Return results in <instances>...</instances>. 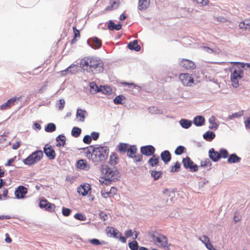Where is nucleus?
<instances>
[{
	"instance_id": "13d9d810",
	"label": "nucleus",
	"mask_w": 250,
	"mask_h": 250,
	"mask_svg": "<svg viewBox=\"0 0 250 250\" xmlns=\"http://www.w3.org/2000/svg\"><path fill=\"white\" fill-rule=\"evenodd\" d=\"M71 209L68 208L63 207L62 208V213L65 216H68L70 215Z\"/></svg>"
},
{
	"instance_id": "a19ab883",
	"label": "nucleus",
	"mask_w": 250,
	"mask_h": 250,
	"mask_svg": "<svg viewBox=\"0 0 250 250\" xmlns=\"http://www.w3.org/2000/svg\"><path fill=\"white\" fill-rule=\"evenodd\" d=\"M212 163L210 160L208 158L206 159L203 161H201L200 162V167H211Z\"/></svg>"
},
{
	"instance_id": "4be33fe9",
	"label": "nucleus",
	"mask_w": 250,
	"mask_h": 250,
	"mask_svg": "<svg viewBox=\"0 0 250 250\" xmlns=\"http://www.w3.org/2000/svg\"><path fill=\"white\" fill-rule=\"evenodd\" d=\"M89 86L90 87V91L91 93L95 94L100 92L101 87L99 88L95 82H92L90 83Z\"/></svg>"
},
{
	"instance_id": "bf43d9fd",
	"label": "nucleus",
	"mask_w": 250,
	"mask_h": 250,
	"mask_svg": "<svg viewBox=\"0 0 250 250\" xmlns=\"http://www.w3.org/2000/svg\"><path fill=\"white\" fill-rule=\"evenodd\" d=\"M92 141V138L89 135H85L83 138V142L86 144H89Z\"/></svg>"
},
{
	"instance_id": "b1692460",
	"label": "nucleus",
	"mask_w": 250,
	"mask_h": 250,
	"mask_svg": "<svg viewBox=\"0 0 250 250\" xmlns=\"http://www.w3.org/2000/svg\"><path fill=\"white\" fill-rule=\"evenodd\" d=\"M120 4V0H117L112 2L111 5L107 6L105 8V11H112L114 9H117Z\"/></svg>"
},
{
	"instance_id": "aec40b11",
	"label": "nucleus",
	"mask_w": 250,
	"mask_h": 250,
	"mask_svg": "<svg viewBox=\"0 0 250 250\" xmlns=\"http://www.w3.org/2000/svg\"><path fill=\"white\" fill-rule=\"evenodd\" d=\"M56 146L58 147L64 146L65 145L66 139L63 135H60L56 138Z\"/></svg>"
},
{
	"instance_id": "412c9836",
	"label": "nucleus",
	"mask_w": 250,
	"mask_h": 250,
	"mask_svg": "<svg viewBox=\"0 0 250 250\" xmlns=\"http://www.w3.org/2000/svg\"><path fill=\"white\" fill-rule=\"evenodd\" d=\"M128 47L130 50H134L136 51H139L141 50V46L138 44L137 40L130 42L128 44Z\"/></svg>"
},
{
	"instance_id": "5fc2aeb1",
	"label": "nucleus",
	"mask_w": 250,
	"mask_h": 250,
	"mask_svg": "<svg viewBox=\"0 0 250 250\" xmlns=\"http://www.w3.org/2000/svg\"><path fill=\"white\" fill-rule=\"evenodd\" d=\"M57 104L59 109L62 110L64 107L65 101L63 99H60Z\"/></svg>"
},
{
	"instance_id": "8fccbe9b",
	"label": "nucleus",
	"mask_w": 250,
	"mask_h": 250,
	"mask_svg": "<svg viewBox=\"0 0 250 250\" xmlns=\"http://www.w3.org/2000/svg\"><path fill=\"white\" fill-rule=\"evenodd\" d=\"M183 67L188 70H191L196 68L195 63H184Z\"/></svg>"
},
{
	"instance_id": "c9c22d12",
	"label": "nucleus",
	"mask_w": 250,
	"mask_h": 250,
	"mask_svg": "<svg viewBox=\"0 0 250 250\" xmlns=\"http://www.w3.org/2000/svg\"><path fill=\"white\" fill-rule=\"evenodd\" d=\"M204 138L207 141H211L215 137V134L211 131H208L205 134H204Z\"/></svg>"
},
{
	"instance_id": "6e6d98bb",
	"label": "nucleus",
	"mask_w": 250,
	"mask_h": 250,
	"mask_svg": "<svg viewBox=\"0 0 250 250\" xmlns=\"http://www.w3.org/2000/svg\"><path fill=\"white\" fill-rule=\"evenodd\" d=\"M199 239L201 240L205 245L206 246H207V244L210 242L209 238L206 235H204L203 236V239L199 238Z\"/></svg>"
},
{
	"instance_id": "cd10ccee",
	"label": "nucleus",
	"mask_w": 250,
	"mask_h": 250,
	"mask_svg": "<svg viewBox=\"0 0 250 250\" xmlns=\"http://www.w3.org/2000/svg\"><path fill=\"white\" fill-rule=\"evenodd\" d=\"M137 150V149L135 146H130L126 151L127 156L130 158H132L136 154Z\"/></svg>"
},
{
	"instance_id": "37998d69",
	"label": "nucleus",
	"mask_w": 250,
	"mask_h": 250,
	"mask_svg": "<svg viewBox=\"0 0 250 250\" xmlns=\"http://www.w3.org/2000/svg\"><path fill=\"white\" fill-rule=\"evenodd\" d=\"M209 122L210 124L209 128L212 129L217 127L218 125L215 123V119L214 117L212 116L209 119Z\"/></svg>"
},
{
	"instance_id": "338daca9",
	"label": "nucleus",
	"mask_w": 250,
	"mask_h": 250,
	"mask_svg": "<svg viewBox=\"0 0 250 250\" xmlns=\"http://www.w3.org/2000/svg\"><path fill=\"white\" fill-rule=\"evenodd\" d=\"M99 216L101 219H103L104 221H105L108 219V215L104 212H101Z\"/></svg>"
},
{
	"instance_id": "09e8293b",
	"label": "nucleus",
	"mask_w": 250,
	"mask_h": 250,
	"mask_svg": "<svg viewBox=\"0 0 250 250\" xmlns=\"http://www.w3.org/2000/svg\"><path fill=\"white\" fill-rule=\"evenodd\" d=\"M180 164L179 162H177L174 165V166L171 167L170 171L172 172L178 171L180 170Z\"/></svg>"
},
{
	"instance_id": "052dcab7",
	"label": "nucleus",
	"mask_w": 250,
	"mask_h": 250,
	"mask_svg": "<svg viewBox=\"0 0 250 250\" xmlns=\"http://www.w3.org/2000/svg\"><path fill=\"white\" fill-rule=\"evenodd\" d=\"M74 217L80 221H84L85 220V217H84L82 214L81 213H76L74 215Z\"/></svg>"
},
{
	"instance_id": "0eeeda50",
	"label": "nucleus",
	"mask_w": 250,
	"mask_h": 250,
	"mask_svg": "<svg viewBox=\"0 0 250 250\" xmlns=\"http://www.w3.org/2000/svg\"><path fill=\"white\" fill-rule=\"evenodd\" d=\"M105 232L106 234L110 237L116 238H119L120 240L123 243H126V238L124 236H122V233L112 227H107L105 229Z\"/></svg>"
},
{
	"instance_id": "bb28decb",
	"label": "nucleus",
	"mask_w": 250,
	"mask_h": 250,
	"mask_svg": "<svg viewBox=\"0 0 250 250\" xmlns=\"http://www.w3.org/2000/svg\"><path fill=\"white\" fill-rule=\"evenodd\" d=\"M108 28L110 30H119L121 29L122 25L120 24H115L113 21H110L108 23Z\"/></svg>"
},
{
	"instance_id": "4468645a",
	"label": "nucleus",
	"mask_w": 250,
	"mask_h": 250,
	"mask_svg": "<svg viewBox=\"0 0 250 250\" xmlns=\"http://www.w3.org/2000/svg\"><path fill=\"white\" fill-rule=\"evenodd\" d=\"M17 99L16 97H13L9 99L5 103L0 105V109L3 110L9 108L11 106L14 105L15 104Z\"/></svg>"
},
{
	"instance_id": "f03ea898",
	"label": "nucleus",
	"mask_w": 250,
	"mask_h": 250,
	"mask_svg": "<svg viewBox=\"0 0 250 250\" xmlns=\"http://www.w3.org/2000/svg\"><path fill=\"white\" fill-rule=\"evenodd\" d=\"M102 177L100 182L102 184L108 185L112 181L118 180L120 174L116 167H109L107 165L103 166L101 168Z\"/></svg>"
},
{
	"instance_id": "39448f33",
	"label": "nucleus",
	"mask_w": 250,
	"mask_h": 250,
	"mask_svg": "<svg viewBox=\"0 0 250 250\" xmlns=\"http://www.w3.org/2000/svg\"><path fill=\"white\" fill-rule=\"evenodd\" d=\"M89 63H80V67H83L84 70H86L88 71V67ZM99 63H94L93 65H91L89 66V67H93L94 68H96L98 67ZM79 66L75 64H72L70 66L67 67L65 70L62 71L61 72L62 75H64L66 72H69L71 74H75L78 72L79 70ZM88 71H90L89 70Z\"/></svg>"
},
{
	"instance_id": "a878e982",
	"label": "nucleus",
	"mask_w": 250,
	"mask_h": 250,
	"mask_svg": "<svg viewBox=\"0 0 250 250\" xmlns=\"http://www.w3.org/2000/svg\"><path fill=\"white\" fill-rule=\"evenodd\" d=\"M239 26L240 28L242 29H250V20L247 19L241 22Z\"/></svg>"
},
{
	"instance_id": "58836bf2",
	"label": "nucleus",
	"mask_w": 250,
	"mask_h": 250,
	"mask_svg": "<svg viewBox=\"0 0 250 250\" xmlns=\"http://www.w3.org/2000/svg\"><path fill=\"white\" fill-rule=\"evenodd\" d=\"M128 144L125 143H120L118 146V150L122 152H125L127 150Z\"/></svg>"
},
{
	"instance_id": "6e6552de",
	"label": "nucleus",
	"mask_w": 250,
	"mask_h": 250,
	"mask_svg": "<svg viewBox=\"0 0 250 250\" xmlns=\"http://www.w3.org/2000/svg\"><path fill=\"white\" fill-rule=\"evenodd\" d=\"M182 163L184 167L189 169L190 172H196L198 169V166L194 163L191 159L187 156L182 160Z\"/></svg>"
},
{
	"instance_id": "20e7f679",
	"label": "nucleus",
	"mask_w": 250,
	"mask_h": 250,
	"mask_svg": "<svg viewBox=\"0 0 250 250\" xmlns=\"http://www.w3.org/2000/svg\"><path fill=\"white\" fill-rule=\"evenodd\" d=\"M148 235L155 245L160 248L168 249L167 239L166 236L157 231H153L149 232Z\"/></svg>"
},
{
	"instance_id": "1a4fd4ad",
	"label": "nucleus",
	"mask_w": 250,
	"mask_h": 250,
	"mask_svg": "<svg viewBox=\"0 0 250 250\" xmlns=\"http://www.w3.org/2000/svg\"><path fill=\"white\" fill-rule=\"evenodd\" d=\"M179 79L182 83L186 86H191L194 83L193 78L188 73L181 74L179 76Z\"/></svg>"
},
{
	"instance_id": "49530a36",
	"label": "nucleus",
	"mask_w": 250,
	"mask_h": 250,
	"mask_svg": "<svg viewBox=\"0 0 250 250\" xmlns=\"http://www.w3.org/2000/svg\"><path fill=\"white\" fill-rule=\"evenodd\" d=\"M219 155L220 156V158H226L228 157L229 153L228 151L225 149H221L219 151Z\"/></svg>"
},
{
	"instance_id": "4c0bfd02",
	"label": "nucleus",
	"mask_w": 250,
	"mask_h": 250,
	"mask_svg": "<svg viewBox=\"0 0 250 250\" xmlns=\"http://www.w3.org/2000/svg\"><path fill=\"white\" fill-rule=\"evenodd\" d=\"M163 173L161 171L153 170L151 172V175L153 177L154 179L156 180L161 177Z\"/></svg>"
},
{
	"instance_id": "a211bd4d",
	"label": "nucleus",
	"mask_w": 250,
	"mask_h": 250,
	"mask_svg": "<svg viewBox=\"0 0 250 250\" xmlns=\"http://www.w3.org/2000/svg\"><path fill=\"white\" fill-rule=\"evenodd\" d=\"M102 61L100 58L97 57H85L82 59L81 62H100Z\"/></svg>"
},
{
	"instance_id": "3c124183",
	"label": "nucleus",
	"mask_w": 250,
	"mask_h": 250,
	"mask_svg": "<svg viewBox=\"0 0 250 250\" xmlns=\"http://www.w3.org/2000/svg\"><path fill=\"white\" fill-rule=\"evenodd\" d=\"M101 194H102V196L104 198H106L108 197H110L109 191H108L105 188H104L102 190Z\"/></svg>"
},
{
	"instance_id": "ddd939ff",
	"label": "nucleus",
	"mask_w": 250,
	"mask_h": 250,
	"mask_svg": "<svg viewBox=\"0 0 250 250\" xmlns=\"http://www.w3.org/2000/svg\"><path fill=\"white\" fill-rule=\"evenodd\" d=\"M90 185L87 184L80 186L78 188V192L80 195L85 196L88 194V192L90 190Z\"/></svg>"
},
{
	"instance_id": "473e14b6",
	"label": "nucleus",
	"mask_w": 250,
	"mask_h": 250,
	"mask_svg": "<svg viewBox=\"0 0 250 250\" xmlns=\"http://www.w3.org/2000/svg\"><path fill=\"white\" fill-rule=\"evenodd\" d=\"M73 31L74 33L73 39L71 40V43L73 44L77 41L76 39L80 37V33L79 30L76 28V26L73 27Z\"/></svg>"
},
{
	"instance_id": "a18cd8bd",
	"label": "nucleus",
	"mask_w": 250,
	"mask_h": 250,
	"mask_svg": "<svg viewBox=\"0 0 250 250\" xmlns=\"http://www.w3.org/2000/svg\"><path fill=\"white\" fill-rule=\"evenodd\" d=\"M128 246L131 250H138V243L135 240L129 243Z\"/></svg>"
},
{
	"instance_id": "5701e85b",
	"label": "nucleus",
	"mask_w": 250,
	"mask_h": 250,
	"mask_svg": "<svg viewBox=\"0 0 250 250\" xmlns=\"http://www.w3.org/2000/svg\"><path fill=\"white\" fill-rule=\"evenodd\" d=\"M86 114V111L84 110L81 109H78L76 113V117L79 119V121L83 122L85 119V115Z\"/></svg>"
},
{
	"instance_id": "680f3d73",
	"label": "nucleus",
	"mask_w": 250,
	"mask_h": 250,
	"mask_svg": "<svg viewBox=\"0 0 250 250\" xmlns=\"http://www.w3.org/2000/svg\"><path fill=\"white\" fill-rule=\"evenodd\" d=\"M89 242L94 245H96V246H98V245H99L100 244H102V243H101L100 242V241L97 239H91L90 241H89Z\"/></svg>"
},
{
	"instance_id": "7ed1b4c3",
	"label": "nucleus",
	"mask_w": 250,
	"mask_h": 250,
	"mask_svg": "<svg viewBox=\"0 0 250 250\" xmlns=\"http://www.w3.org/2000/svg\"><path fill=\"white\" fill-rule=\"evenodd\" d=\"M250 68V63H234L230 69L231 84L234 87L239 86V81L243 76L242 68Z\"/></svg>"
},
{
	"instance_id": "f3484780",
	"label": "nucleus",
	"mask_w": 250,
	"mask_h": 250,
	"mask_svg": "<svg viewBox=\"0 0 250 250\" xmlns=\"http://www.w3.org/2000/svg\"><path fill=\"white\" fill-rule=\"evenodd\" d=\"M161 158L165 164H167L171 159V155L168 150H165L161 152Z\"/></svg>"
},
{
	"instance_id": "f8f14e48",
	"label": "nucleus",
	"mask_w": 250,
	"mask_h": 250,
	"mask_svg": "<svg viewBox=\"0 0 250 250\" xmlns=\"http://www.w3.org/2000/svg\"><path fill=\"white\" fill-rule=\"evenodd\" d=\"M27 192V189L22 186H20L16 189L15 191V195L17 198L21 199L24 198L25 195Z\"/></svg>"
},
{
	"instance_id": "ea45409f",
	"label": "nucleus",
	"mask_w": 250,
	"mask_h": 250,
	"mask_svg": "<svg viewBox=\"0 0 250 250\" xmlns=\"http://www.w3.org/2000/svg\"><path fill=\"white\" fill-rule=\"evenodd\" d=\"M81 128L77 127H74L71 131V134L75 137H78L80 136L81 133Z\"/></svg>"
},
{
	"instance_id": "864d4df0",
	"label": "nucleus",
	"mask_w": 250,
	"mask_h": 250,
	"mask_svg": "<svg viewBox=\"0 0 250 250\" xmlns=\"http://www.w3.org/2000/svg\"><path fill=\"white\" fill-rule=\"evenodd\" d=\"M49 203V202H48L46 199L41 200L40 202V207L41 208H44L45 209Z\"/></svg>"
},
{
	"instance_id": "2eb2a0df",
	"label": "nucleus",
	"mask_w": 250,
	"mask_h": 250,
	"mask_svg": "<svg viewBox=\"0 0 250 250\" xmlns=\"http://www.w3.org/2000/svg\"><path fill=\"white\" fill-rule=\"evenodd\" d=\"M209 157L213 162H217L220 159L219 153L214 150V148H211L208 151Z\"/></svg>"
},
{
	"instance_id": "c85d7f7f",
	"label": "nucleus",
	"mask_w": 250,
	"mask_h": 250,
	"mask_svg": "<svg viewBox=\"0 0 250 250\" xmlns=\"http://www.w3.org/2000/svg\"><path fill=\"white\" fill-rule=\"evenodd\" d=\"M100 92H102L104 94H105L107 95H110L112 93V90L111 88L109 86H106V85L102 86V85H101Z\"/></svg>"
},
{
	"instance_id": "6ab92c4d",
	"label": "nucleus",
	"mask_w": 250,
	"mask_h": 250,
	"mask_svg": "<svg viewBox=\"0 0 250 250\" xmlns=\"http://www.w3.org/2000/svg\"><path fill=\"white\" fill-rule=\"evenodd\" d=\"M159 162V156L156 155H153L152 156L148 161V164L150 167H154L158 164Z\"/></svg>"
},
{
	"instance_id": "de8ad7c7",
	"label": "nucleus",
	"mask_w": 250,
	"mask_h": 250,
	"mask_svg": "<svg viewBox=\"0 0 250 250\" xmlns=\"http://www.w3.org/2000/svg\"><path fill=\"white\" fill-rule=\"evenodd\" d=\"M56 208V206L54 204L49 203L45 209L49 212H54Z\"/></svg>"
},
{
	"instance_id": "72a5a7b5",
	"label": "nucleus",
	"mask_w": 250,
	"mask_h": 250,
	"mask_svg": "<svg viewBox=\"0 0 250 250\" xmlns=\"http://www.w3.org/2000/svg\"><path fill=\"white\" fill-rule=\"evenodd\" d=\"M180 124L183 128H188L191 125L192 123L188 120L181 119L180 121Z\"/></svg>"
},
{
	"instance_id": "603ef678",
	"label": "nucleus",
	"mask_w": 250,
	"mask_h": 250,
	"mask_svg": "<svg viewBox=\"0 0 250 250\" xmlns=\"http://www.w3.org/2000/svg\"><path fill=\"white\" fill-rule=\"evenodd\" d=\"M132 158L133 159V160L135 162H141L143 159V155L142 154H138L134 155L133 156Z\"/></svg>"
},
{
	"instance_id": "9b49d317",
	"label": "nucleus",
	"mask_w": 250,
	"mask_h": 250,
	"mask_svg": "<svg viewBox=\"0 0 250 250\" xmlns=\"http://www.w3.org/2000/svg\"><path fill=\"white\" fill-rule=\"evenodd\" d=\"M43 150L45 155L50 160L55 159L56 153L52 146L46 144L44 147Z\"/></svg>"
},
{
	"instance_id": "4d7b16f0",
	"label": "nucleus",
	"mask_w": 250,
	"mask_h": 250,
	"mask_svg": "<svg viewBox=\"0 0 250 250\" xmlns=\"http://www.w3.org/2000/svg\"><path fill=\"white\" fill-rule=\"evenodd\" d=\"M195 1L197 3L201 6L207 5L208 3V0H193Z\"/></svg>"
},
{
	"instance_id": "774afa93",
	"label": "nucleus",
	"mask_w": 250,
	"mask_h": 250,
	"mask_svg": "<svg viewBox=\"0 0 250 250\" xmlns=\"http://www.w3.org/2000/svg\"><path fill=\"white\" fill-rule=\"evenodd\" d=\"M245 126L247 128L250 129V116L248 118L245 122Z\"/></svg>"
},
{
	"instance_id": "f257e3e1",
	"label": "nucleus",
	"mask_w": 250,
	"mask_h": 250,
	"mask_svg": "<svg viewBox=\"0 0 250 250\" xmlns=\"http://www.w3.org/2000/svg\"><path fill=\"white\" fill-rule=\"evenodd\" d=\"M86 157L94 163L104 161L108 155L109 149L107 146L94 147L90 146L83 148Z\"/></svg>"
},
{
	"instance_id": "79ce46f5",
	"label": "nucleus",
	"mask_w": 250,
	"mask_h": 250,
	"mask_svg": "<svg viewBox=\"0 0 250 250\" xmlns=\"http://www.w3.org/2000/svg\"><path fill=\"white\" fill-rule=\"evenodd\" d=\"M56 129L55 125L53 123H49L47 125L45 130L47 132H52L54 131Z\"/></svg>"
},
{
	"instance_id": "393cba45",
	"label": "nucleus",
	"mask_w": 250,
	"mask_h": 250,
	"mask_svg": "<svg viewBox=\"0 0 250 250\" xmlns=\"http://www.w3.org/2000/svg\"><path fill=\"white\" fill-rule=\"evenodd\" d=\"M77 167L78 168L81 169H85L89 167L88 165L87 164L86 161L83 159H81L78 161L77 163Z\"/></svg>"
},
{
	"instance_id": "423d86ee",
	"label": "nucleus",
	"mask_w": 250,
	"mask_h": 250,
	"mask_svg": "<svg viewBox=\"0 0 250 250\" xmlns=\"http://www.w3.org/2000/svg\"><path fill=\"white\" fill-rule=\"evenodd\" d=\"M42 150H37L33 152L28 157L23 160V163L26 165H33L40 161L43 156Z\"/></svg>"
},
{
	"instance_id": "f704fd0d",
	"label": "nucleus",
	"mask_w": 250,
	"mask_h": 250,
	"mask_svg": "<svg viewBox=\"0 0 250 250\" xmlns=\"http://www.w3.org/2000/svg\"><path fill=\"white\" fill-rule=\"evenodd\" d=\"M93 42V46L95 48H99L102 46V42L97 37H93L91 39Z\"/></svg>"
},
{
	"instance_id": "7c9ffc66",
	"label": "nucleus",
	"mask_w": 250,
	"mask_h": 250,
	"mask_svg": "<svg viewBox=\"0 0 250 250\" xmlns=\"http://www.w3.org/2000/svg\"><path fill=\"white\" fill-rule=\"evenodd\" d=\"M240 159L241 158L237 156L235 154H232L229 155L227 162L228 163H235L239 162Z\"/></svg>"
},
{
	"instance_id": "c03bdc74",
	"label": "nucleus",
	"mask_w": 250,
	"mask_h": 250,
	"mask_svg": "<svg viewBox=\"0 0 250 250\" xmlns=\"http://www.w3.org/2000/svg\"><path fill=\"white\" fill-rule=\"evenodd\" d=\"M185 150L186 148L184 146H180L176 148L174 153L177 155H181L183 153H184Z\"/></svg>"
},
{
	"instance_id": "69168bd1",
	"label": "nucleus",
	"mask_w": 250,
	"mask_h": 250,
	"mask_svg": "<svg viewBox=\"0 0 250 250\" xmlns=\"http://www.w3.org/2000/svg\"><path fill=\"white\" fill-rule=\"evenodd\" d=\"M117 189L116 188L113 187L109 190V193L110 194V196H112L117 194Z\"/></svg>"
},
{
	"instance_id": "e433bc0d",
	"label": "nucleus",
	"mask_w": 250,
	"mask_h": 250,
	"mask_svg": "<svg viewBox=\"0 0 250 250\" xmlns=\"http://www.w3.org/2000/svg\"><path fill=\"white\" fill-rule=\"evenodd\" d=\"M125 100V97L123 95H119L116 96L114 99V103L115 104H123V101Z\"/></svg>"
},
{
	"instance_id": "e2e57ef3",
	"label": "nucleus",
	"mask_w": 250,
	"mask_h": 250,
	"mask_svg": "<svg viewBox=\"0 0 250 250\" xmlns=\"http://www.w3.org/2000/svg\"><path fill=\"white\" fill-rule=\"evenodd\" d=\"M125 237L126 239V238L130 237L133 235V231H132L131 229H128L125 231Z\"/></svg>"
},
{
	"instance_id": "dca6fc26",
	"label": "nucleus",
	"mask_w": 250,
	"mask_h": 250,
	"mask_svg": "<svg viewBox=\"0 0 250 250\" xmlns=\"http://www.w3.org/2000/svg\"><path fill=\"white\" fill-rule=\"evenodd\" d=\"M150 2V0H139L138 9L141 11L145 10L149 7Z\"/></svg>"
},
{
	"instance_id": "2f4dec72",
	"label": "nucleus",
	"mask_w": 250,
	"mask_h": 250,
	"mask_svg": "<svg viewBox=\"0 0 250 250\" xmlns=\"http://www.w3.org/2000/svg\"><path fill=\"white\" fill-rule=\"evenodd\" d=\"M119 161L118 155L116 153L112 152L110 156L109 163L111 165H116Z\"/></svg>"
},
{
	"instance_id": "c756f323",
	"label": "nucleus",
	"mask_w": 250,
	"mask_h": 250,
	"mask_svg": "<svg viewBox=\"0 0 250 250\" xmlns=\"http://www.w3.org/2000/svg\"><path fill=\"white\" fill-rule=\"evenodd\" d=\"M205 120V118L203 117L198 116L194 119L193 123L197 126H201L204 125Z\"/></svg>"
},
{
	"instance_id": "0e129e2a",
	"label": "nucleus",
	"mask_w": 250,
	"mask_h": 250,
	"mask_svg": "<svg viewBox=\"0 0 250 250\" xmlns=\"http://www.w3.org/2000/svg\"><path fill=\"white\" fill-rule=\"evenodd\" d=\"M91 137L94 140H97L99 137V133L96 132H93L91 134Z\"/></svg>"
},
{
	"instance_id": "9d476101",
	"label": "nucleus",
	"mask_w": 250,
	"mask_h": 250,
	"mask_svg": "<svg viewBox=\"0 0 250 250\" xmlns=\"http://www.w3.org/2000/svg\"><path fill=\"white\" fill-rule=\"evenodd\" d=\"M140 151L142 154L149 156L154 155L155 148L152 146L147 145L142 146L140 148Z\"/></svg>"
}]
</instances>
